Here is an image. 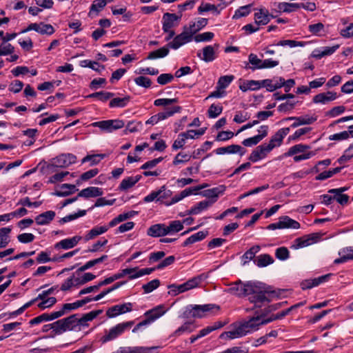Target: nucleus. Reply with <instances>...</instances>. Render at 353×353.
<instances>
[{"label": "nucleus", "instance_id": "4c0bfd02", "mask_svg": "<svg viewBox=\"0 0 353 353\" xmlns=\"http://www.w3.org/2000/svg\"><path fill=\"white\" fill-rule=\"evenodd\" d=\"M10 227L2 228L0 229V249L6 248L10 243Z\"/></svg>", "mask_w": 353, "mask_h": 353}, {"label": "nucleus", "instance_id": "49530a36", "mask_svg": "<svg viewBox=\"0 0 353 353\" xmlns=\"http://www.w3.org/2000/svg\"><path fill=\"white\" fill-rule=\"evenodd\" d=\"M87 211L85 210H80L74 214H68L63 218H61L59 223L61 225H63L65 223L74 221L79 217L83 216L86 214Z\"/></svg>", "mask_w": 353, "mask_h": 353}, {"label": "nucleus", "instance_id": "5fc2aeb1", "mask_svg": "<svg viewBox=\"0 0 353 353\" xmlns=\"http://www.w3.org/2000/svg\"><path fill=\"white\" fill-rule=\"evenodd\" d=\"M309 31L314 35L321 37L325 34L323 23H312L308 27Z\"/></svg>", "mask_w": 353, "mask_h": 353}, {"label": "nucleus", "instance_id": "58836bf2", "mask_svg": "<svg viewBox=\"0 0 353 353\" xmlns=\"http://www.w3.org/2000/svg\"><path fill=\"white\" fill-rule=\"evenodd\" d=\"M196 325L194 324V321H187L175 330L174 335L178 336L185 332H192L196 329Z\"/></svg>", "mask_w": 353, "mask_h": 353}, {"label": "nucleus", "instance_id": "412c9836", "mask_svg": "<svg viewBox=\"0 0 353 353\" xmlns=\"http://www.w3.org/2000/svg\"><path fill=\"white\" fill-rule=\"evenodd\" d=\"M165 313L164 307L163 305H158L144 313L145 320L150 324L157 319L160 318Z\"/></svg>", "mask_w": 353, "mask_h": 353}, {"label": "nucleus", "instance_id": "052dcab7", "mask_svg": "<svg viewBox=\"0 0 353 353\" xmlns=\"http://www.w3.org/2000/svg\"><path fill=\"white\" fill-rule=\"evenodd\" d=\"M275 256L281 261H285L290 257V252L286 247H280L275 250Z\"/></svg>", "mask_w": 353, "mask_h": 353}, {"label": "nucleus", "instance_id": "b1692460", "mask_svg": "<svg viewBox=\"0 0 353 353\" xmlns=\"http://www.w3.org/2000/svg\"><path fill=\"white\" fill-rule=\"evenodd\" d=\"M147 234L152 237H160L167 235L166 225L157 223L151 225L147 230Z\"/></svg>", "mask_w": 353, "mask_h": 353}, {"label": "nucleus", "instance_id": "f8f14e48", "mask_svg": "<svg viewBox=\"0 0 353 353\" xmlns=\"http://www.w3.org/2000/svg\"><path fill=\"white\" fill-rule=\"evenodd\" d=\"M76 161L77 157L72 154H61L52 159L51 166L60 168H67L75 163Z\"/></svg>", "mask_w": 353, "mask_h": 353}, {"label": "nucleus", "instance_id": "338daca9", "mask_svg": "<svg viewBox=\"0 0 353 353\" xmlns=\"http://www.w3.org/2000/svg\"><path fill=\"white\" fill-rule=\"evenodd\" d=\"M174 79V75L170 73H163L160 74L157 79V81L160 85H166L172 82Z\"/></svg>", "mask_w": 353, "mask_h": 353}, {"label": "nucleus", "instance_id": "1a4fd4ad", "mask_svg": "<svg viewBox=\"0 0 353 353\" xmlns=\"http://www.w3.org/2000/svg\"><path fill=\"white\" fill-rule=\"evenodd\" d=\"M93 127H97L105 132H112L114 130L121 129L125 126L124 121L120 119H110L94 122Z\"/></svg>", "mask_w": 353, "mask_h": 353}, {"label": "nucleus", "instance_id": "79ce46f5", "mask_svg": "<svg viewBox=\"0 0 353 353\" xmlns=\"http://www.w3.org/2000/svg\"><path fill=\"white\" fill-rule=\"evenodd\" d=\"M208 234V232L199 231L190 237L185 239V241L183 243V246L185 247L189 245L193 244L196 242L200 241L205 238Z\"/></svg>", "mask_w": 353, "mask_h": 353}, {"label": "nucleus", "instance_id": "a211bd4d", "mask_svg": "<svg viewBox=\"0 0 353 353\" xmlns=\"http://www.w3.org/2000/svg\"><path fill=\"white\" fill-rule=\"evenodd\" d=\"M290 128H283L279 130L272 137L268 143V145L272 147V150L279 147L283 143L284 137L290 132Z\"/></svg>", "mask_w": 353, "mask_h": 353}, {"label": "nucleus", "instance_id": "c9c22d12", "mask_svg": "<svg viewBox=\"0 0 353 353\" xmlns=\"http://www.w3.org/2000/svg\"><path fill=\"white\" fill-rule=\"evenodd\" d=\"M265 87L269 92H273L279 88H281V85H279V78H274L273 79H264L260 81V88Z\"/></svg>", "mask_w": 353, "mask_h": 353}, {"label": "nucleus", "instance_id": "cd10ccee", "mask_svg": "<svg viewBox=\"0 0 353 353\" xmlns=\"http://www.w3.org/2000/svg\"><path fill=\"white\" fill-rule=\"evenodd\" d=\"M155 347H143V346H134V347H119L120 353H152Z\"/></svg>", "mask_w": 353, "mask_h": 353}, {"label": "nucleus", "instance_id": "7ed1b4c3", "mask_svg": "<svg viewBox=\"0 0 353 353\" xmlns=\"http://www.w3.org/2000/svg\"><path fill=\"white\" fill-rule=\"evenodd\" d=\"M220 306L216 304L188 305L183 312V318L201 319L219 312Z\"/></svg>", "mask_w": 353, "mask_h": 353}, {"label": "nucleus", "instance_id": "423d86ee", "mask_svg": "<svg viewBox=\"0 0 353 353\" xmlns=\"http://www.w3.org/2000/svg\"><path fill=\"white\" fill-rule=\"evenodd\" d=\"M201 280H202V276L200 275L198 276L193 277V278L189 279L188 281H187L186 282H185L182 284H180V285H176V284L169 285L168 286V288L169 289L168 294L171 296H174L178 295L180 293H183V292H185L190 290H192V289L199 286Z\"/></svg>", "mask_w": 353, "mask_h": 353}, {"label": "nucleus", "instance_id": "ea45409f", "mask_svg": "<svg viewBox=\"0 0 353 353\" xmlns=\"http://www.w3.org/2000/svg\"><path fill=\"white\" fill-rule=\"evenodd\" d=\"M245 152L246 150L239 145L232 144L226 147H222V154L239 153V155L242 157Z\"/></svg>", "mask_w": 353, "mask_h": 353}, {"label": "nucleus", "instance_id": "c03bdc74", "mask_svg": "<svg viewBox=\"0 0 353 353\" xmlns=\"http://www.w3.org/2000/svg\"><path fill=\"white\" fill-rule=\"evenodd\" d=\"M183 229V223L181 221H172L168 225H166V232L168 234H173L180 232Z\"/></svg>", "mask_w": 353, "mask_h": 353}, {"label": "nucleus", "instance_id": "2f4dec72", "mask_svg": "<svg viewBox=\"0 0 353 353\" xmlns=\"http://www.w3.org/2000/svg\"><path fill=\"white\" fill-rule=\"evenodd\" d=\"M242 83L239 85V89L242 92H247L248 90H257L260 88V81L255 80H244L239 79Z\"/></svg>", "mask_w": 353, "mask_h": 353}, {"label": "nucleus", "instance_id": "20e7f679", "mask_svg": "<svg viewBox=\"0 0 353 353\" xmlns=\"http://www.w3.org/2000/svg\"><path fill=\"white\" fill-rule=\"evenodd\" d=\"M268 324L265 318L262 316L259 311L256 312V316L250 318L248 321L241 323L239 326L241 332H245V336L258 330L261 325Z\"/></svg>", "mask_w": 353, "mask_h": 353}, {"label": "nucleus", "instance_id": "9b49d317", "mask_svg": "<svg viewBox=\"0 0 353 353\" xmlns=\"http://www.w3.org/2000/svg\"><path fill=\"white\" fill-rule=\"evenodd\" d=\"M198 12L200 14H205L208 17L207 18L200 19L198 22H208V20L213 19L210 15L218 16L220 13L219 10H218V6L205 2H202L200 6L198 8Z\"/></svg>", "mask_w": 353, "mask_h": 353}, {"label": "nucleus", "instance_id": "393cba45", "mask_svg": "<svg viewBox=\"0 0 353 353\" xmlns=\"http://www.w3.org/2000/svg\"><path fill=\"white\" fill-rule=\"evenodd\" d=\"M103 194V192L101 188L91 186L81 190L78 194V196L88 199L92 197L101 196Z\"/></svg>", "mask_w": 353, "mask_h": 353}, {"label": "nucleus", "instance_id": "c756f323", "mask_svg": "<svg viewBox=\"0 0 353 353\" xmlns=\"http://www.w3.org/2000/svg\"><path fill=\"white\" fill-rule=\"evenodd\" d=\"M108 231V227L105 225H96L89 230L85 235V240L86 241L94 239L95 237L105 233Z\"/></svg>", "mask_w": 353, "mask_h": 353}, {"label": "nucleus", "instance_id": "e2e57ef3", "mask_svg": "<svg viewBox=\"0 0 353 353\" xmlns=\"http://www.w3.org/2000/svg\"><path fill=\"white\" fill-rule=\"evenodd\" d=\"M279 85H281V88H284L285 92H288L290 91L291 88L294 86L295 81L293 79L285 81L284 78L279 77Z\"/></svg>", "mask_w": 353, "mask_h": 353}, {"label": "nucleus", "instance_id": "a19ab883", "mask_svg": "<svg viewBox=\"0 0 353 353\" xmlns=\"http://www.w3.org/2000/svg\"><path fill=\"white\" fill-rule=\"evenodd\" d=\"M254 263L258 267H265L274 263L273 258L268 254H263L258 256L254 260Z\"/></svg>", "mask_w": 353, "mask_h": 353}, {"label": "nucleus", "instance_id": "a878e982", "mask_svg": "<svg viewBox=\"0 0 353 353\" xmlns=\"http://www.w3.org/2000/svg\"><path fill=\"white\" fill-rule=\"evenodd\" d=\"M56 213L54 211L48 210L37 215L34 220L39 225H48L55 217Z\"/></svg>", "mask_w": 353, "mask_h": 353}, {"label": "nucleus", "instance_id": "69168bd1", "mask_svg": "<svg viewBox=\"0 0 353 353\" xmlns=\"http://www.w3.org/2000/svg\"><path fill=\"white\" fill-rule=\"evenodd\" d=\"M14 48L10 43H3L0 45V56L11 54L14 52Z\"/></svg>", "mask_w": 353, "mask_h": 353}, {"label": "nucleus", "instance_id": "bf43d9fd", "mask_svg": "<svg viewBox=\"0 0 353 353\" xmlns=\"http://www.w3.org/2000/svg\"><path fill=\"white\" fill-rule=\"evenodd\" d=\"M314 241L313 237H310L307 239H303V238H297L295 240V244L292 246L294 249H299L301 248L306 247L311 243H312Z\"/></svg>", "mask_w": 353, "mask_h": 353}, {"label": "nucleus", "instance_id": "680f3d73", "mask_svg": "<svg viewBox=\"0 0 353 353\" xmlns=\"http://www.w3.org/2000/svg\"><path fill=\"white\" fill-rule=\"evenodd\" d=\"M251 12V6L247 5L237 9L232 17L234 19H238L241 17L247 16Z\"/></svg>", "mask_w": 353, "mask_h": 353}, {"label": "nucleus", "instance_id": "c85d7f7f", "mask_svg": "<svg viewBox=\"0 0 353 353\" xmlns=\"http://www.w3.org/2000/svg\"><path fill=\"white\" fill-rule=\"evenodd\" d=\"M219 327H221V322L220 321H217L214 325L213 326H208L203 329H202L201 330L199 331V334H197L196 335H192L190 338V341L191 343H194L196 340L208 335V334H210V332H212V331L216 330V329H219Z\"/></svg>", "mask_w": 353, "mask_h": 353}, {"label": "nucleus", "instance_id": "0e129e2a", "mask_svg": "<svg viewBox=\"0 0 353 353\" xmlns=\"http://www.w3.org/2000/svg\"><path fill=\"white\" fill-rule=\"evenodd\" d=\"M134 185L135 183L132 179V176H128L121 181L119 186L118 187V189L120 191H126L128 189L132 188Z\"/></svg>", "mask_w": 353, "mask_h": 353}, {"label": "nucleus", "instance_id": "4d7b16f0", "mask_svg": "<svg viewBox=\"0 0 353 353\" xmlns=\"http://www.w3.org/2000/svg\"><path fill=\"white\" fill-rule=\"evenodd\" d=\"M353 157V147L350 144V146L344 151L343 155L337 159L339 164H344L349 161Z\"/></svg>", "mask_w": 353, "mask_h": 353}, {"label": "nucleus", "instance_id": "f03ea898", "mask_svg": "<svg viewBox=\"0 0 353 353\" xmlns=\"http://www.w3.org/2000/svg\"><path fill=\"white\" fill-rule=\"evenodd\" d=\"M276 9L270 12L265 8L255 9L254 22H270L272 19L277 18L281 12H291L299 9L298 3H279Z\"/></svg>", "mask_w": 353, "mask_h": 353}, {"label": "nucleus", "instance_id": "5701e85b", "mask_svg": "<svg viewBox=\"0 0 353 353\" xmlns=\"http://www.w3.org/2000/svg\"><path fill=\"white\" fill-rule=\"evenodd\" d=\"M81 239L80 236H74L72 238L65 239L57 243L54 245L56 249L62 248L63 250H68L74 248L77 245Z\"/></svg>", "mask_w": 353, "mask_h": 353}, {"label": "nucleus", "instance_id": "f704fd0d", "mask_svg": "<svg viewBox=\"0 0 353 353\" xmlns=\"http://www.w3.org/2000/svg\"><path fill=\"white\" fill-rule=\"evenodd\" d=\"M310 148V146L305 144H296L289 148L287 152L284 154L285 157H292L295 154L306 153L305 151Z\"/></svg>", "mask_w": 353, "mask_h": 353}, {"label": "nucleus", "instance_id": "f3484780", "mask_svg": "<svg viewBox=\"0 0 353 353\" xmlns=\"http://www.w3.org/2000/svg\"><path fill=\"white\" fill-rule=\"evenodd\" d=\"M201 188H202L200 186L190 187V188H186V189L183 190V191H181L179 194H177V195H175L174 196H173L171 199L170 201L164 202V204L166 206H170L171 205H173V204L180 201L181 200H182L183 199H184L185 197H186L188 196H190L192 194H197L199 191L200 190H201Z\"/></svg>", "mask_w": 353, "mask_h": 353}, {"label": "nucleus", "instance_id": "ddd939ff", "mask_svg": "<svg viewBox=\"0 0 353 353\" xmlns=\"http://www.w3.org/2000/svg\"><path fill=\"white\" fill-rule=\"evenodd\" d=\"M181 110V108L180 106L168 108L165 111L159 112L158 114L152 116L146 121L145 123L151 125L157 124L160 121H163L172 116L174 113L179 112Z\"/></svg>", "mask_w": 353, "mask_h": 353}, {"label": "nucleus", "instance_id": "6ab92c4d", "mask_svg": "<svg viewBox=\"0 0 353 353\" xmlns=\"http://www.w3.org/2000/svg\"><path fill=\"white\" fill-rule=\"evenodd\" d=\"M291 120L294 121V122L290 125V128H296L301 125H310L313 123L316 120V119L307 115L301 117H290L283 119L282 122Z\"/></svg>", "mask_w": 353, "mask_h": 353}, {"label": "nucleus", "instance_id": "473e14b6", "mask_svg": "<svg viewBox=\"0 0 353 353\" xmlns=\"http://www.w3.org/2000/svg\"><path fill=\"white\" fill-rule=\"evenodd\" d=\"M341 256L334 260V263H343L350 260H353V248L347 247L339 252Z\"/></svg>", "mask_w": 353, "mask_h": 353}, {"label": "nucleus", "instance_id": "9d476101", "mask_svg": "<svg viewBox=\"0 0 353 353\" xmlns=\"http://www.w3.org/2000/svg\"><path fill=\"white\" fill-rule=\"evenodd\" d=\"M172 192L171 190H168L165 185H163L159 190L151 192L148 195L144 197L143 201L150 203L154 201H161L164 203V199L171 196ZM166 201H165V202Z\"/></svg>", "mask_w": 353, "mask_h": 353}, {"label": "nucleus", "instance_id": "e433bc0d", "mask_svg": "<svg viewBox=\"0 0 353 353\" xmlns=\"http://www.w3.org/2000/svg\"><path fill=\"white\" fill-rule=\"evenodd\" d=\"M105 6L106 2L105 0H94L90 6L88 13L89 17L92 18L93 17L97 16Z\"/></svg>", "mask_w": 353, "mask_h": 353}, {"label": "nucleus", "instance_id": "4468645a", "mask_svg": "<svg viewBox=\"0 0 353 353\" xmlns=\"http://www.w3.org/2000/svg\"><path fill=\"white\" fill-rule=\"evenodd\" d=\"M272 150V147L270 145H268L267 143L261 144L252 152L248 159L253 163L257 162L265 159Z\"/></svg>", "mask_w": 353, "mask_h": 353}, {"label": "nucleus", "instance_id": "bb28decb", "mask_svg": "<svg viewBox=\"0 0 353 353\" xmlns=\"http://www.w3.org/2000/svg\"><path fill=\"white\" fill-rule=\"evenodd\" d=\"M214 203V201H201L192 207L188 212L187 214H199L203 211L207 210Z\"/></svg>", "mask_w": 353, "mask_h": 353}, {"label": "nucleus", "instance_id": "0eeeda50", "mask_svg": "<svg viewBox=\"0 0 353 353\" xmlns=\"http://www.w3.org/2000/svg\"><path fill=\"white\" fill-rule=\"evenodd\" d=\"M195 23L192 26L190 25L189 27L190 31H188V28L185 27V30L175 37L172 41L170 42L168 46L170 48L176 50L185 43H187L192 41L194 34L196 32V29L194 28Z\"/></svg>", "mask_w": 353, "mask_h": 353}, {"label": "nucleus", "instance_id": "f257e3e1", "mask_svg": "<svg viewBox=\"0 0 353 353\" xmlns=\"http://www.w3.org/2000/svg\"><path fill=\"white\" fill-rule=\"evenodd\" d=\"M234 295L249 296L248 300L254 304V307L261 308L270 301L278 299L281 294V290H274L262 283L248 282L245 284L235 283L224 290Z\"/></svg>", "mask_w": 353, "mask_h": 353}, {"label": "nucleus", "instance_id": "de8ad7c7", "mask_svg": "<svg viewBox=\"0 0 353 353\" xmlns=\"http://www.w3.org/2000/svg\"><path fill=\"white\" fill-rule=\"evenodd\" d=\"M270 302L271 301H270L265 305H263L264 307L263 309H260V310H259L262 316H263L264 318L270 313L279 310L283 306V303H279L269 305ZM261 307H263V306Z\"/></svg>", "mask_w": 353, "mask_h": 353}, {"label": "nucleus", "instance_id": "09e8293b", "mask_svg": "<svg viewBox=\"0 0 353 353\" xmlns=\"http://www.w3.org/2000/svg\"><path fill=\"white\" fill-rule=\"evenodd\" d=\"M130 99L129 96H126L123 98H114L110 101L109 106L110 108H123L127 105L130 101Z\"/></svg>", "mask_w": 353, "mask_h": 353}, {"label": "nucleus", "instance_id": "dca6fc26", "mask_svg": "<svg viewBox=\"0 0 353 353\" xmlns=\"http://www.w3.org/2000/svg\"><path fill=\"white\" fill-rule=\"evenodd\" d=\"M32 30L40 34L48 35L54 32V28L50 23H30L27 28L21 30L19 34L25 33Z\"/></svg>", "mask_w": 353, "mask_h": 353}, {"label": "nucleus", "instance_id": "a18cd8bd", "mask_svg": "<svg viewBox=\"0 0 353 353\" xmlns=\"http://www.w3.org/2000/svg\"><path fill=\"white\" fill-rule=\"evenodd\" d=\"M169 53L168 48L164 46L158 50L152 51L149 53L147 59H156L159 58H163L166 57Z\"/></svg>", "mask_w": 353, "mask_h": 353}, {"label": "nucleus", "instance_id": "aec40b11", "mask_svg": "<svg viewBox=\"0 0 353 353\" xmlns=\"http://www.w3.org/2000/svg\"><path fill=\"white\" fill-rule=\"evenodd\" d=\"M101 312H102V310H93V311H91V312L83 315L81 317H80L79 314H77V329L81 330V327L88 326V322L92 321L97 316H99L100 314H101Z\"/></svg>", "mask_w": 353, "mask_h": 353}, {"label": "nucleus", "instance_id": "774afa93", "mask_svg": "<svg viewBox=\"0 0 353 353\" xmlns=\"http://www.w3.org/2000/svg\"><path fill=\"white\" fill-rule=\"evenodd\" d=\"M135 83L141 87L148 88L151 86L152 82L151 80L146 77L139 76L134 79Z\"/></svg>", "mask_w": 353, "mask_h": 353}, {"label": "nucleus", "instance_id": "39448f33", "mask_svg": "<svg viewBox=\"0 0 353 353\" xmlns=\"http://www.w3.org/2000/svg\"><path fill=\"white\" fill-rule=\"evenodd\" d=\"M134 324L133 321L118 323L105 332V334L101 337V341L102 343H105L116 339L123 334L125 330H130Z\"/></svg>", "mask_w": 353, "mask_h": 353}, {"label": "nucleus", "instance_id": "6e6552de", "mask_svg": "<svg viewBox=\"0 0 353 353\" xmlns=\"http://www.w3.org/2000/svg\"><path fill=\"white\" fill-rule=\"evenodd\" d=\"M300 223L288 216H282L279 218L278 222L270 223L267 226V230H274L276 229H299Z\"/></svg>", "mask_w": 353, "mask_h": 353}, {"label": "nucleus", "instance_id": "603ef678", "mask_svg": "<svg viewBox=\"0 0 353 353\" xmlns=\"http://www.w3.org/2000/svg\"><path fill=\"white\" fill-rule=\"evenodd\" d=\"M81 66L88 67L92 69L94 71L98 72H101L102 70H105V66L103 65H100L97 61H92L88 59H85L81 61Z\"/></svg>", "mask_w": 353, "mask_h": 353}, {"label": "nucleus", "instance_id": "6e6d98bb", "mask_svg": "<svg viewBox=\"0 0 353 353\" xmlns=\"http://www.w3.org/2000/svg\"><path fill=\"white\" fill-rule=\"evenodd\" d=\"M52 327L53 336L61 335L65 332L64 323H63V319L52 323Z\"/></svg>", "mask_w": 353, "mask_h": 353}, {"label": "nucleus", "instance_id": "8fccbe9b", "mask_svg": "<svg viewBox=\"0 0 353 353\" xmlns=\"http://www.w3.org/2000/svg\"><path fill=\"white\" fill-rule=\"evenodd\" d=\"M259 245H254L250 248L248 251H246L243 255L242 258L244 260V264L248 263L250 261L253 259L256 253L260 251Z\"/></svg>", "mask_w": 353, "mask_h": 353}, {"label": "nucleus", "instance_id": "72a5a7b5", "mask_svg": "<svg viewBox=\"0 0 353 353\" xmlns=\"http://www.w3.org/2000/svg\"><path fill=\"white\" fill-rule=\"evenodd\" d=\"M197 56L202 60L210 62L215 59V53L214 48L211 46H208L203 49V52H198Z\"/></svg>", "mask_w": 353, "mask_h": 353}, {"label": "nucleus", "instance_id": "864d4df0", "mask_svg": "<svg viewBox=\"0 0 353 353\" xmlns=\"http://www.w3.org/2000/svg\"><path fill=\"white\" fill-rule=\"evenodd\" d=\"M114 95V94L112 92L101 91V92H97L92 93V94L88 95L87 97L88 98H97V99H99V100H100L103 102H105V101H108V99H110L111 97H112Z\"/></svg>", "mask_w": 353, "mask_h": 353}, {"label": "nucleus", "instance_id": "2eb2a0df", "mask_svg": "<svg viewBox=\"0 0 353 353\" xmlns=\"http://www.w3.org/2000/svg\"><path fill=\"white\" fill-rule=\"evenodd\" d=\"M132 310V303H125L121 305H115L112 307H109L106 311V316L108 318H114L120 314H123Z\"/></svg>", "mask_w": 353, "mask_h": 353}, {"label": "nucleus", "instance_id": "4be33fe9", "mask_svg": "<svg viewBox=\"0 0 353 353\" xmlns=\"http://www.w3.org/2000/svg\"><path fill=\"white\" fill-rule=\"evenodd\" d=\"M338 97L336 92L327 91L315 95L312 101L314 103L325 104L330 101L335 100Z\"/></svg>", "mask_w": 353, "mask_h": 353}, {"label": "nucleus", "instance_id": "7c9ffc66", "mask_svg": "<svg viewBox=\"0 0 353 353\" xmlns=\"http://www.w3.org/2000/svg\"><path fill=\"white\" fill-rule=\"evenodd\" d=\"M77 191H78V189L76 188L75 185L64 183L61 185V190L56 191L53 194L60 197H65Z\"/></svg>", "mask_w": 353, "mask_h": 353}, {"label": "nucleus", "instance_id": "37998d69", "mask_svg": "<svg viewBox=\"0 0 353 353\" xmlns=\"http://www.w3.org/2000/svg\"><path fill=\"white\" fill-rule=\"evenodd\" d=\"M77 314L70 315L66 318L63 319V323L65 332L69 330H77Z\"/></svg>", "mask_w": 353, "mask_h": 353}, {"label": "nucleus", "instance_id": "13d9d810", "mask_svg": "<svg viewBox=\"0 0 353 353\" xmlns=\"http://www.w3.org/2000/svg\"><path fill=\"white\" fill-rule=\"evenodd\" d=\"M160 285V281L157 279H153L146 284L143 285L142 288L145 294L152 292Z\"/></svg>", "mask_w": 353, "mask_h": 353}, {"label": "nucleus", "instance_id": "3c124183", "mask_svg": "<svg viewBox=\"0 0 353 353\" xmlns=\"http://www.w3.org/2000/svg\"><path fill=\"white\" fill-rule=\"evenodd\" d=\"M245 336V332H241L239 326H237L234 330L222 332V338L228 339H233Z\"/></svg>", "mask_w": 353, "mask_h": 353}]
</instances>
